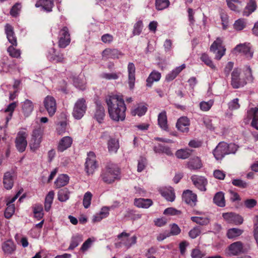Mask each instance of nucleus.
Instances as JSON below:
<instances>
[{
  "instance_id": "1",
  "label": "nucleus",
  "mask_w": 258,
  "mask_h": 258,
  "mask_svg": "<svg viewBox=\"0 0 258 258\" xmlns=\"http://www.w3.org/2000/svg\"><path fill=\"white\" fill-rule=\"evenodd\" d=\"M105 102L109 116L112 120L118 121L125 119L126 107L122 97L116 95H108Z\"/></svg>"
},
{
  "instance_id": "2",
  "label": "nucleus",
  "mask_w": 258,
  "mask_h": 258,
  "mask_svg": "<svg viewBox=\"0 0 258 258\" xmlns=\"http://www.w3.org/2000/svg\"><path fill=\"white\" fill-rule=\"evenodd\" d=\"M17 45H11L7 48V52L11 58L7 56H3L0 60L2 71L12 73L17 68L18 63L16 59L21 58V51L16 48Z\"/></svg>"
},
{
  "instance_id": "3",
  "label": "nucleus",
  "mask_w": 258,
  "mask_h": 258,
  "mask_svg": "<svg viewBox=\"0 0 258 258\" xmlns=\"http://www.w3.org/2000/svg\"><path fill=\"white\" fill-rule=\"evenodd\" d=\"M120 169L119 166L113 163H107L102 169L100 178L106 184H111L119 179Z\"/></svg>"
},
{
  "instance_id": "4",
  "label": "nucleus",
  "mask_w": 258,
  "mask_h": 258,
  "mask_svg": "<svg viewBox=\"0 0 258 258\" xmlns=\"http://www.w3.org/2000/svg\"><path fill=\"white\" fill-rule=\"evenodd\" d=\"M237 150L235 144H228L224 142L220 143L213 151V155L216 160H221L226 154L234 153Z\"/></svg>"
},
{
  "instance_id": "5",
  "label": "nucleus",
  "mask_w": 258,
  "mask_h": 258,
  "mask_svg": "<svg viewBox=\"0 0 258 258\" xmlns=\"http://www.w3.org/2000/svg\"><path fill=\"white\" fill-rule=\"evenodd\" d=\"M43 134V130L40 125L36 127L33 131L32 138L30 142V147L32 150L35 151L40 147Z\"/></svg>"
},
{
  "instance_id": "6",
  "label": "nucleus",
  "mask_w": 258,
  "mask_h": 258,
  "mask_svg": "<svg viewBox=\"0 0 258 258\" xmlns=\"http://www.w3.org/2000/svg\"><path fill=\"white\" fill-rule=\"evenodd\" d=\"M87 108L86 100L83 98L79 99L75 104L73 116L77 119H81L85 113Z\"/></svg>"
},
{
  "instance_id": "7",
  "label": "nucleus",
  "mask_w": 258,
  "mask_h": 258,
  "mask_svg": "<svg viewBox=\"0 0 258 258\" xmlns=\"http://www.w3.org/2000/svg\"><path fill=\"white\" fill-rule=\"evenodd\" d=\"M210 50L211 52L216 53L215 58L220 60L225 54L226 48L223 45V39L218 37L212 44Z\"/></svg>"
},
{
  "instance_id": "8",
  "label": "nucleus",
  "mask_w": 258,
  "mask_h": 258,
  "mask_svg": "<svg viewBox=\"0 0 258 258\" xmlns=\"http://www.w3.org/2000/svg\"><path fill=\"white\" fill-rule=\"evenodd\" d=\"M58 39V45L60 48H64L70 44L71 39L69 30L67 27L63 26L60 29Z\"/></svg>"
},
{
  "instance_id": "9",
  "label": "nucleus",
  "mask_w": 258,
  "mask_h": 258,
  "mask_svg": "<svg viewBox=\"0 0 258 258\" xmlns=\"http://www.w3.org/2000/svg\"><path fill=\"white\" fill-rule=\"evenodd\" d=\"M23 191V188H21L13 197L11 198V197H9L6 198L7 208L5 212V217L6 218H11L14 214L15 206V205L13 203L16 201V200L18 198V197L22 194Z\"/></svg>"
},
{
  "instance_id": "10",
  "label": "nucleus",
  "mask_w": 258,
  "mask_h": 258,
  "mask_svg": "<svg viewBox=\"0 0 258 258\" xmlns=\"http://www.w3.org/2000/svg\"><path fill=\"white\" fill-rule=\"evenodd\" d=\"M98 166L94 152H90L85 163V170L88 175L93 174Z\"/></svg>"
},
{
  "instance_id": "11",
  "label": "nucleus",
  "mask_w": 258,
  "mask_h": 258,
  "mask_svg": "<svg viewBox=\"0 0 258 258\" xmlns=\"http://www.w3.org/2000/svg\"><path fill=\"white\" fill-rule=\"evenodd\" d=\"M43 105L49 116H53L56 111V102L54 98L47 96L43 100Z\"/></svg>"
},
{
  "instance_id": "12",
  "label": "nucleus",
  "mask_w": 258,
  "mask_h": 258,
  "mask_svg": "<svg viewBox=\"0 0 258 258\" xmlns=\"http://www.w3.org/2000/svg\"><path fill=\"white\" fill-rule=\"evenodd\" d=\"M27 136L28 134L26 132L20 131L18 133L15 143L16 148L19 152H22L25 151L27 145L26 140Z\"/></svg>"
},
{
  "instance_id": "13",
  "label": "nucleus",
  "mask_w": 258,
  "mask_h": 258,
  "mask_svg": "<svg viewBox=\"0 0 258 258\" xmlns=\"http://www.w3.org/2000/svg\"><path fill=\"white\" fill-rule=\"evenodd\" d=\"M122 55L123 53L116 48H107L102 52V57L103 60L118 59L120 56Z\"/></svg>"
},
{
  "instance_id": "14",
  "label": "nucleus",
  "mask_w": 258,
  "mask_h": 258,
  "mask_svg": "<svg viewBox=\"0 0 258 258\" xmlns=\"http://www.w3.org/2000/svg\"><path fill=\"white\" fill-rule=\"evenodd\" d=\"M222 217L228 223L236 225L241 224L243 221L241 216L232 212L223 213Z\"/></svg>"
},
{
  "instance_id": "15",
  "label": "nucleus",
  "mask_w": 258,
  "mask_h": 258,
  "mask_svg": "<svg viewBox=\"0 0 258 258\" xmlns=\"http://www.w3.org/2000/svg\"><path fill=\"white\" fill-rule=\"evenodd\" d=\"M240 70L235 69L231 74V85L233 88H238L243 86L246 82L240 78Z\"/></svg>"
},
{
  "instance_id": "16",
  "label": "nucleus",
  "mask_w": 258,
  "mask_h": 258,
  "mask_svg": "<svg viewBox=\"0 0 258 258\" xmlns=\"http://www.w3.org/2000/svg\"><path fill=\"white\" fill-rule=\"evenodd\" d=\"M229 254L238 255L245 252V248L241 241L232 243L228 246Z\"/></svg>"
},
{
  "instance_id": "17",
  "label": "nucleus",
  "mask_w": 258,
  "mask_h": 258,
  "mask_svg": "<svg viewBox=\"0 0 258 258\" xmlns=\"http://www.w3.org/2000/svg\"><path fill=\"white\" fill-rule=\"evenodd\" d=\"M194 185L201 191H206V186L208 181L207 179L201 176L194 175L190 178Z\"/></svg>"
},
{
  "instance_id": "18",
  "label": "nucleus",
  "mask_w": 258,
  "mask_h": 258,
  "mask_svg": "<svg viewBox=\"0 0 258 258\" xmlns=\"http://www.w3.org/2000/svg\"><path fill=\"white\" fill-rule=\"evenodd\" d=\"M47 57L51 61L56 63H63L65 60L63 54L60 51H56L54 48L49 50Z\"/></svg>"
},
{
  "instance_id": "19",
  "label": "nucleus",
  "mask_w": 258,
  "mask_h": 258,
  "mask_svg": "<svg viewBox=\"0 0 258 258\" xmlns=\"http://www.w3.org/2000/svg\"><path fill=\"white\" fill-rule=\"evenodd\" d=\"M190 121L187 117L183 116L179 118L176 122V126L178 130L182 133H187L189 132Z\"/></svg>"
},
{
  "instance_id": "20",
  "label": "nucleus",
  "mask_w": 258,
  "mask_h": 258,
  "mask_svg": "<svg viewBox=\"0 0 258 258\" xmlns=\"http://www.w3.org/2000/svg\"><path fill=\"white\" fill-rule=\"evenodd\" d=\"M183 200L188 205L191 206L196 205L197 202V195L190 190H184L182 194Z\"/></svg>"
},
{
  "instance_id": "21",
  "label": "nucleus",
  "mask_w": 258,
  "mask_h": 258,
  "mask_svg": "<svg viewBox=\"0 0 258 258\" xmlns=\"http://www.w3.org/2000/svg\"><path fill=\"white\" fill-rule=\"evenodd\" d=\"M130 234L126 232H122L120 234L118 237L121 238V242L124 244L127 248H129L132 244L136 243L137 237L134 235L129 238Z\"/></svg>"
},
{
  "instance_id": "22",
  "label": "nucleus",
  "mask_w": 258,
  "mask_h": 258,
  "mask_svg": "<svg viewBox=\"0 0 258 258\" xmlns=\"http://www.w3.org/2000/svg\"><path fill=\"white\" fill-rule=\"evenodd\" d=\"M7 38L11 45H17V37L15 35L14 28L12 25L7 24L5 27Z\"/></svg>"
},
{
  "instance_id": "23",
  "label": "nucleus",
  "mask_w": 258,
  "mask_h": 258,
  "mask_svg": "<svg viewBox=\"0 0 258 258\" xmlns=\"http://www.w3.org/2000/svg\"><path fill=\"white\" fill-rule=\"evenodd\" d=\"M135 71L136 68L134 64L132 62H130L127 66L128 83L130 88L131 89H133L135 86L136 80Z\"/></svg>"
},
{
  "instance_id": "24",
  "label": "nucleus",
  "mask_w": 258,
  "mask_h": 258,
  "mask_svg": "<svg viewBox=\"0 0 258 258\" xmlns=\"http://www.w3.org/2000/svg\"><path fill=\"white\" fill-rule=\"evenodd\" d=\"M73 143V139L71 137L67 136L60 140L57 146V151L63 152L70 148Z\"/></svg>"
},
{
  "instance_id": "25",
  "label": "nucleus",
  "mask_w": 258,
  "mask_h": 258,
  "mask_svg": "<svg viewBox=\"0 0 258 258\" xmlns=\"http://www.w3.org/2000/svg\"><path fill=\"white\" fill-rule=\"evenodd\" d=\"M235 51L243 54L248 58H251L252 56L253 53L250 50V47L249 44H241L238 45L235 48Z\"/></svg>"
},
{
  "instance_id": "26",
  "label": "nucleus",
  "mask_w": 258,
  "mask_h": 258,
  "mask_svg": "<svg viewBox=\"0 0 258 258\" xmlns=\"http://www.w3.org/2000/svg\"><path fill=\"white\" fill-rule=\"evenodd\" d=\"M53 6V0H37L35 4L36 7H41L44 10L47 12L52 11Z\"/></svg>"
},
{
  "instance_id": "27",
  "label": "nucleus",
  "mask_w": 258,
  "mask_h": 258,
  "mask_svg": "<svg viewBox=\"0 0 258 258\" xmlns=\"http://www.w3.org/2000/svg\"><path fill=\"white\" fill-rule=\"evenodd\" d=\"M2 249L6 254H12L16 250V245L12 240H8L3 243Z\"/></svg>"
},
{
  "instance_id": "28",
  "label": "nucleus",
  "mask_w": 258,
  "mask_h": 258,
  "mask_svg": "<svg viewBox=\"0 0 258 258\" xmlns=\"http://www.w3.org/2000/svg\"><path fill=\"white\" fill-rule=\"evenodd\" d=\"M147 110L146 106L142 103L135 105L131 109V114L133 116L136 115L141 116L145 114Z\"/></svg>"
},
{
  "instance_id": "29",
  "label": "nucleus",
  "mask_w": 258,
  "mask_h": 258,
  "mask_svg": "<svg viewBox=\"0 0 258 258\" xmlns=\"http://www.w3.org/2000/svg\"><path fill=\"white\" fill-rule=\"evenodd\" d=\"M186 166L190 170H198L202 167V161L199 157H195L189 160Z\"/></svg>"
},
{
  "instance_id": "30",
  "label": "nucleus",
  "mask_w": 258,
  "mask_h": 258,
  "mask_svg": "<svg viewBox=\"0 0 258 258\" xmlns=\"http://www.w3.org/2000/svg\"><path fill=\"white\" fill-rule=\"evenodd\" d=\"M160 192L161 195L167 200L173 202L175 200V195L173 188L171 187L163 188L160 189Z\"/></svg>"
},
{
  "instance_id": "31",
  "label": "nucleus",
  "mask_w": 258,
  "mask_h": 258,
  "mask_svg": "<svg viewBox=\"0 0 258 258\" xmlns=\"http://www.w3.org/2000/svg\"><path fill=\"white\" fill-rule=\"evenodd\" d=\"M158 123L159 126L163 130L167 131L168 128L167 117L165 111H162L158 116Z\"/></svg>"
},
{
  "instance_id": "32",
  "label": "nucleus",
  "mask_w": 258,
  "mask_h": 258,
  "mask_svg": "<svg viewBox=\"0 0 258 258\" xmlns=\"http://www.w3.org/2000/svg\"><path fill=\"white\" fill-rule=\"evenodd\" d=\"M161 77V74L160 73L156 71H152L146 80L147 86L151 87L153 82L159 81Z\"/></svg>"
},
{
  "instance_id": "33",
  "label": "nucleus",
  "mask_w": 258,
  "mask_h": 258,
  "mask_svg": "<svg viewBox=\"0 0 258 258\" xmlns=\"http://www.w3.org/2000/svg\"><path fill=\"white\" fill-rule=\"evenodd\" d=\"M3 184L5 188L7 189H10L13 186L14 179L12 173L10 172L5 173L3 178Z\"/></svg>"
},
{
  "instance_id": "34",
  "label": "nucleus",
  "mask_w": 258,
  "mask_h": 258,
  "mask_svg": "<svg viewBox=\"0 0 258 258\" xmlns=\"http://www.w3.org/2000/svg\"><path fill=\"white\" fill-rule=\"evenodd\" d=\"M135 205L139 208H148L153 204V202L149 199H136L134 202Z\"/></svg>"
},
{
  "instance_id": "35",
  "label": "nucleus",
  "mask_w": 258,
  "mask_h": 258,
  "mask_svg": "<svg viewBox=\"0 0 258 258\" xmlns=\"http://www.w3.org/2000/svg\"><path fill=\"white\" fill-rule=\"evenodd\" d=\"M70 178L67 174H60L57 177L54 182V185L57 188L63 187L69 183Z\"/></svg>"
},
{
  "instance_id": "36",
  "label": "nucleus",
  "mask_w": 258,
  "mask_h": 258,
  "mask_svg": "<svg viewBox=\"0 0 258 258\" xmlns=\"http://www.w3.org/2000/svg\"><path fill=\"white\" fill-rule=\"evenodd\" d=\"M105 116L104 108L102 105H97L94 113V118L99 123H101Z\"/></svg>"
},
{
  "instance_id": "37",
  "label": "nucleus",
  "mask_w": 258,
  "mask_h": 258,
  "mask_svg": "<svg viewBox=\"0 0 258 258\" xmlns=\"http://www.w3.org/2000/svg\"><path fill=\"white\" fill-rule=\"evenodd\" d=\"M18 103L17 102H13L10 103L4 110V112L8 113V115H7L6 117L7 123L11 119L13 112L16 108L18 106Z\"/></svg>"
},
{
  "instance_id": "38",
  "label": "nucleus",
  "mask_w": 258,
  "mask_h": 258,
  "mask_svg": "<svg viewBox=\"0 0 258 258\" xmlns=\"http://www.w3.org/2000/svg\"><path fill=\"white\" fill-rule=\"evenodd\" d=\"M256 7L255 0H249L243 12V15L248 16L256 10Z\"/></svg>"
},
{
  "instance_id": "39",
  "label": "nucleus",
  "mask_w": 258,
  "mask_h": 258,
  "mask_svg": "<svg viewBox=\"0 0 258 258\" xmlns=\"http://www.w3.org/2000/svg\"><path fill=\"white\" fill-rule=\"evenodd\" d=\"M191 220L203 226L207 225L210 222L209 218L206 216L202 214H199V216H198L191 217Z\"/></svg>"
},
{
  "instance_id": "40",
  "label": "nucleus",
  "mask_w": 258,
  "mask_h": 258,
  "mask_svg": "<svg viewBox=\"0 0 258 258\" xmlns=\"http://www.w3.org/2000/svg\"><path fill=\"white\" fill-rule=\"evenodd\" d=\"M213 201L217 206L224 207L225 206V200L224 194L222 192H218L215 195Z\"/></svg>"
},
{
  "instance_id": "41",
  "label": "nucleus",
  "mask_w": 258,
  "mask_h": 258,
  "mask_svg": "<svg viewBox=\"0 0 258 258\" xmlns=\"http://www.w3.org/2000/svg\"><path fill=\"white\" fill-rule=\"evenodd\" d=\"M54 192L52 190L50 191L46 196L44 203V208L45 210L47 212L49 211L51 208V204L54 199Z\"/></svg>"
},
{
  "instance_id": "42",
  "label": "nucleus",
  "mask_w": 258,
  "mask_h": 258,
  "mask_svg": "<svg viewBox=\"0 0 258 258\" xmlns=\"http://www.w3.org/2000/svg\"><path fill=\"white\" fill-rule=\"evenodd\" d=\"M228 7L234 11H239L241 8V2L239 0H226Z\"/></svg>"
},
{
  "instance_id": "43",
  "label": "nucleus",
  "mask_w": 258,
  "mask_h": 258,
  "mask_svg": "<svg viewBox=\"0 0 258 258\" xmlns=\"http://www.w3.org/2000/svg\"><path fill=\"white\" fill-rule=\"evenodd\" d=\"M243 231L238 228H233L228 230L227 236L229 239L235 238L242 234Z\"/></svg>"
},
{
  "instance_id": "44",
  "label": "nucleus",
  "mask_w": 258,
  "mask_h": 258,
  "mask_svg": "<svg viewBox=\"0 0 258 258\" xmlns=\"http://www.w3.org/2000/svg\"><path fill=\"white\" fill-rule=\"evenodd\" d=\"M22 110L23 113L26 116L29 115L33 110V105L32 102L29 100H26L23 104Z\"/></svg>"
},
{
  "instance_id": "45",
  "label": "nucleus",
  "mask_w": 258,
  "mask_h": 258,
  "mask_svg": "<svg viewBox=\"0 0 258 258\" xmlns=\"http://www.w3.org/2000/svg\"><path fill=\"white\" fill-rule=\"evenodd\" d=\"M83 241L82 235L77 234L72 237L69 249L73 250L79 244Z\"/></svg>"
},
{
  "instance_id": "46",
  "label": "nucleus",
  "mask_w": 258,
  "mask_h": 258,
  "mask_svg": "<svg viewBox=\"0 0 258 258\" xmlns=\"http://www.w3.org/2000/svg\"><path fill=\"white\" fill-rule=\"evenodd\" d=\"M33 211L34 217L38 220H40L43 217V208L41 205H35L33 207Z\"/></svg>"
},
{
  "instance_id": "47",
  "label": "nucleus",
  "mask_w": 258,
  "mask_h": 258,
  "mask_svg": "<svg viewBox=\"0 0 258 258\" xmlns=\"http://www.w3.org/2000/svg\"><path fill=\"white\" fill-rule=\"evenodd\" d=\"M200 59L206 66L210 67L212 69H215V66L214 64L210 57L207 53H203L202 54Z\"/></svg>"
},
{
  "instance_id": "48",
  "label": "nucleus",
  "mask_w": 258,
  "mask_h": 258,
  "mask_svg": "<svg viewBox=\"0 0 258 258\" xmlns=\"http://www.w3.org/2000/svg\"><path fill=\"white\" fill-rule=\"evenodd\" d=\"M119 148L118 141L115 139H110L108 142V149L109 152H116Z\"/></svg>"
},
{
  "instance_id": "49",
  "label": "nucleus",
  "mask_w": 258,
  "mask_h": 258,
  "mask_svg": "<svg viewBox=\"0 0 258 258\" xmlns=\"http://www.w3.org/2000/svg\"><path fill=\"white\" fill-rule=\"evenodd\" d=\"M70 191L67 188L59 190L58 193V199L61 202H65L69 199Z\"/></svg>"
},
{
  "instance_id": "50",
  "label": "nucleus",
  "mask_w": 258,
  "mask_h": 258,
  "mask_svg": "<svg viewBox=\"0 0 258 258\" xmlns=\"http://www.w3.org/2000/svg\"><path fill=\"white\" fill-rule=\"evenodd\" d=\"M191 154V151L189 149H180L176 151L175 155L178 158L186 159Z\"/></svg>"
},
{
  "instance_id": "51",
  "label": "nucleus",
  "mask_w": 258,
  "mask_h": 258,
  "mask_svg": "<svg viewBox=\"0 0 258 258\" xmlns=\"http://www.w3.org/2000/svg\"><path fill=\"white\" fill-rule=\"evenodd\" d=\"M246 21L244 19H239L233 24V28L236 31H241L246 27Z\"/></svg>"
},
{
  "instance_id": "52",
  "label": "nucleus",
  "mask_w": 258,
  "mask_h": 258,
  "mask_svg": "<svg viewBox=\"0 0 258 258\" xmlns=\"http://www.w3.org/2000/svg\"><path fill=\"white\" fill-rule=\"evenodd\" d=\"M121 73L118 72L117 73H103L101 74V77L106 80H116L118 79Z\"/></svg>"
},
{
  "instance_id": "53",
  "label": "nucleus",
  "mask_w": 258,
  "mask_h": 258,
  "mask_svg": "<svg viewBox=\"0 0 258 258\" xmlns=\"http://www.w3.org/2000/svg\"><path fill=\"white\" fill-rule=\"evenodd\" d=\"M169 4V0H156L155 7L158 10H162L167 8Z\"/></svg>"
},
{
  "instance_id": "54",
  "label": "nucleus",
  "mask_w": 258,
  "mask_h": 258,
  "mask_svg": "<svg viewBox=\"0 0 258 258\" xmlns=\"http://www.w3.org/2000/svg\"><path fill=\"white\" fill-rule=\"evenodd\" d=\"M93 195L90 191L86 192L84 196L83 204L85 208H88L90 205Z\"/></svg>"
},
{
  "instance_id": "55",
  "label": "nucleus",
  "mask_w": 258,
  "mask_h": 258,
  "mask_svg": "<svg viewBox=\"0 0 258 258\" xmlns=\"http://www.w3.org/2000/svg\"><path fill=\"white\" fill-rule=\"evenodd\" d=\"M214 104V101L212 100L208 102L202 101L200 103V109L203 111L209 110Z\"/></svg>"
},
{
  "instance_id": "56",
  "label": "nucleus",
  "mask_w": 258,
  "mask_h": 258,
  "mask_svg": "<svg viewBox=\"0 0 258 258\" xmlns=\"http://www.w3.org/2000/svg\"><path fill=\"white\" fill-rule=\"evenodd\" d=\"M143 27V22L138 21L134 25L133 33L134 35H139L142 31Z\"/></svg>"
},
{
  "instance_id": "57",
  "label": "nucleus",
  "mask_w": 258,
  "mask_h": 258,
  "mask_svg": "<svg viewBox=\"0 0 258 258\" xmlns=\"http://www.w3.org/2000/svg\"><path fill=\"white\" fill-rule=\"evenodd\" d=\"M21 9V4L20 3H16L11 8L10 11V14L13 17H17Z\"/></svg>"
},
{
  "instance_id": "58",
  "label": "nucleus",
  "mask_w": 258,
  "mask_h": 258,
  "mask_svg": "<svg viewBox=\"0 0 258 258\" xmlns=\"http://www.w3.org/2000/svg\"><path fill=\"white\" fill-rule=\"evenodd\" d=\"M157 250L158 248L156 247L152 246L149 248L145 253L146 258H156V254Z\"/></svg>"
},
{
  "instance_id": "59",
  "label": "nucleus",
  "mask_w": 258,
  "mask_h": 258,
  "mask_svg": "<svg viewBox=\"0 0 258 258\" xmlns=\"http://www.w3.org/2000/svg\"><path fill=\"white\" fill-rule=\"evenodd\" d=\"M201 233V228L199 227L196 226L189 231L188 235L191 238L194 239L199 236Z\"/></svg>"
},
{
  "instance_id": "60",
  "label": "nucleus",
  "mask_w": 258,
  "mask_h": 258,
  "mask_svg": "<svg viewBox=\"0 0 258 258\" xmlns=\"http://www.w3.org/2000/svg\"><path fill=\"white\" fill-rule=\"evenodd\" d=\"M67 122L66 121L60 122L57 126L56 131L58 135H62L66 131Z\"/></svg>"
},
{
  "instance_id": "61",
  "label": "nucleus",
  "mask_w": 258,
  "mask_h": 258,
  "mask_svg": "<svg viewBox=\"0 0 258 258\" xmlns=\"http://www.w3.org/2000/svg\"><path fill=\"white\" fill-rule=\"evenodd\" d=\"M232 183L234 186L242 188H245L247 186V183L245 181L238 179L232 180Z\"/></svg>"
},
{
  "instance_id": "62",
  "label": "nucleus",
  "mask_w": 258,
  "mask_h": 258,
  "mask_svg": "<svg viewBox=\"0 0 258 258\" xmlns=\"http://www.w3.org/2000/svg\"><path fill=\"white\" fill-rule=\"evenodd\" d=\"M221 19L222 21V24L223 29L225 30L228 27V16L227 14L225 12H222L221 13Z\"/></svg>"
},
{
  "instance_id": "63",
  "label": "nucleus",
  "mask_w": 258,
  "mask_h": 258,
  "mask_svg": "<svg viewBox=\"0 0 258 258\" xmlns=\"http://www.w3.org/2000/svg\"><path fill=\"white\" fill-rule=\"evenodd\" d=\"M147 164V160L145 158L141 157L138 161V171L141 172L145 168Z\"/></svg>"
},
{
  "instance_id": "64",
  "label": "nucleus",
  "mask_w": 258,
  "mask_h": 258,
  "mask_svg": "<svg viewBox=\"0 0 258 258\" xmlns=\"http://www.w3.org/2000/svg\"><path fill=\"white\" fill-rule=\"evenodd\" d=\"M251 124L253 127L258 130V108H256L253 112V118Z\"/></svg>"
}]
</instances>
